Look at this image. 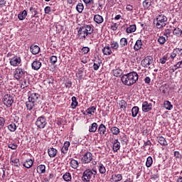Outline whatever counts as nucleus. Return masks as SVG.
<instances>
[{
    "label": "nucleus",
    "mask_w": 182,
    "mask_h": 182,
    "mask_svg": "<svg viewBox=\"0 0 182 182\" xmlns=\"http://www.w3.org/2000/svg\"><path fill=\"white\" fill-rule=\"evenodd\" d=\"M139 80V74L132 71L122 76L121 82L125 86H132Z\"/></svg>",
    "instance_id": "nucleus-1"
},
{
    "label": "nucleus",
    "mask_w": 182,
    "mask_h": 182,
    "mask_svg": "<svg viewBox=\"0 0 182 182\" xmlns=\"http://www.w3.org/2000/svg\"><path fill=\"white\" fill-rule=\"evenodd\" d=\"M93 27L90 25H84L79 28L77 35L80 39H86L93 33Z\"/></svg>",
    "instance_id": "nucleus-2"
},
{
    "label": "nucleus",
    "mask_w": 182,
    "mask_h": 182,
    "mask_svg": "<svg viewBox=\"0 0 182 182\" xmlns=\"http://www.w3.org/2000/svg\"><path fill=\"white\" fill-rule=\"evenodd\" d=\"M97 174V171L94 168H87L82 173V181L83 182H90L92 178H95Z\"/></svg>",
    "instance_id": "nucleus-3"
},
{
    "label": "nucleus",
    "mask_w": 182,
    "mask_h": 182,
    "mask_svg": "<svg viewBox=\"0 0 182 182\" xmlns=\"http://www.w3.org/2000/svg\"><path fill=\"white\" fill-rule=\"evenodd\" d=\"M167 25V17L164 14H159L156 16V26L157 29H161Z\"/></svg>",
    "instance_id": "nucleus-4"
},
{
    "label": "nucleus",
    "mask_w": 182,
    "mask_h": 182,
    "mask_svg": "<svg viewBox=\"0 0 182 182\" xmlns=\"http://www.w3.org/2000/svg\"><path fill=\"white\" fill-rule=\"evenodd\" d=\"M26 74V71H25V69L22 68H17L14 71V77L16 80H21V79H23V77H25Z\"/></svg>",
    "instance_id": "nucleus-5"
},
{
    "label": "nucleus",
    "mask_w": 182,
    "mask_h": 182,
    "mask_svg": "<svg viewBox=\"0 0 182 182\" xmlns=\"http://www.w3.org/2000/svg\"><path fill=\"white\" fill-rule=\"evenodd\" d=\"M92 160H93V154H92L91 152L87 151L84 154L81 158V163H82V164H89Z\"/></svg>",
    "instance_id": "nucleus-6"
},
{
    "label": "nucleus",
    "mask_w": 182,
    "mask_h": 182,
    "mask_svg": "<svg viewBox=\"0 0 182 182\" xmlns=\"http://www.w3.org/2000/svg\"><path fill=\"white\" fill-rule=\"evenodd\" d=\"M46 124H48L46 117L43 116L39 117L36 122V125L37 127H38V129H45Z\"/></svg>",
    "instance_id": "nucleus-7"
},
{
    "label": "nucleus",
    "mask_w": 182,
    "mask_h": 182,
    "mask_svg": "<svg viewBox=\"0 0 182 182\" xmlns=\"http://www.w3.org/2000/svg\"><path fill=\"white\" fill-rule=\"evenodd\" d=\"M14 103V97L11 95H6L4 97V104L7 106V107H11Z\"/></svg>",
    "instance_id": "nucleus-8"
},
{
    "label": "nucleus",
    "mask_w": 182,
    "mask_h": 182,
    "mask_svg": "<svg viewBox=\"0 0 182 182\" xmlns=\"http://www.w3.org/2000/svg\"><path fill=\"white\" fill-rule=\"evenodd\" d=\"M22 60L19 56H14L10 59V65L11 66L16 67L19 66L20 63H21Z\"/></svg>",
    "instance_id": "nucleus-9"
},
{
    "label": "nucleus",
    "mask_w": 182,
    "mask_h": 182,
    "mask_svg": "<svg viewBox=\"0 0 182 182\" xmlns=\"http://www.w3.org/2000/svg\"><path fill=\"white\" fill-rule=\"evenodd\" d=\"M141 63L143 68H150V65L153 63V58L146 57L144 59L141 60Z\"/></svg>",
    "instance_id": "nucleus-10"
},
{
    "label": "nucleus",
    "mask_w": 182,
    "mask_h": 182,
    "mask_svg": "<svg viewBox=\"0 0 182 182\" xmlns=\"http://www.w3.org/2000/svg\"><path fill=\"white\" fill-rule=\"evenodd\" d=\"M39 99H41V95L36 92L31 93L28 97V100H31L36 105H38V100H39Z\"/></svg>",
    "instance_id": "nucleus-11"
},
{
    "label": "nucleus",
    "mask_w": 182,
    "mask_h": 182,
    "mask_svg": "<svg viewBox=\"0 0 182 182\" xmlns=\"http://www.w3.org/2000/svg\"><path fill=\"white\" fill-rule=\"evenodd\" d=\"M153 109V104L147 102V101H145L142 103V111L144 112V113H147V112H150Z\"/></svg>",
    "instance_id": "nucleus-12"
},
{
    "label": "nucleus",
    "mask_w": 182,
    "mask_h": 182,
    "mask_svg": "<svg viewBox=\"0 0 182 182\" xmlns=\"http://www.w3.org/2000/svg\"><path fill=\"white\" fill-rule=\"evenodd\" d=\"M31 68L33 70H39L41 68H42V63L41 62V60L36 59L31 63Z\"/></svg>",
    "instance_id": "nucleus-13"
},
{
    "label": "nucleus",
    "mask_w": 182,
    "mask_h": 182,
    "mask_svg": "<svg viewBox=\"0 0 182 182\" xmlns=\"http://www.w3.org/2000/svg\"><path fill=\"white\" fill-rule=\"evenodd\" d=\"M177 55H182V48H176L170 55L171 59H176Z\"/></svg>",
    "instance_id": "nucleus-14"
},
{
    "label": "nucleus",
    "mask_w": 182,
    "mask_h": 182,
    "mask_svg": "<svg viewBox=\"0 0 182 182\" xmlns=\"http://www.w3.org/2000/svg\"><path fill=\"white\" fill-rule=\"evenodd\" d=\"M30 51L32 55H38L41 52V48L36 45H31L30 46Z\"/></svg>",
    "instance_id": "nucleus-15"
},
{
    "label": "nucleus",
    "mask_w": 182,
    "mask_h": 182,
    "mask_svg": "<svg viewBox=\"0 0 182 182\" xmlns=\"http://www.w3.org/2000/svg\"><path fill=\"white\" fill-rule=\"evenodd\" d=\"M173 35H174L175 36H177L178 38H180L181 36H182V30L179 26L173 28Z\"/></svg>",
    "instance_id": "nucleus-16"
},
{
    "label": "nucleus",
    "mask_w": 182,
    "mask_h": 182,
    "mask_svg": "<svg viewBox=\"0 0 182 182\" xmlns=\"http://www.w3.org/2000/svg\"><path fill=\"white\" fill-rule=\"evenodd\" d=\"M111 180H112L111 182L122 181V180H123V176L120 173L114 174L112 176Z\"/></svg>",
    "instance_id": "nucleus-17"
},
{
    "label": "nucleus",
    "mask_w": 182,
    "mask_h": 182,
    "mask_svg": "<svg viewBox=\"0 0 182 182\" xmlns=\"http://www.w3.org/2000/svg\"><path fill=\"white\" fill-rule=\"evenodd\" d=\"M98 133L100 136H106V126L101 124L98 127Z\"/></svg>",
    "instance_id": "nucleus-18"
},
{
    "label": "nucleus",
    "mask_w": 182,
    "mask_h": 182,
    "mask_svg": "<svg viewBox=\"0 0 182 182\" xmlns=\"http://www.w3.org/2000/svg\"><path fill=\"white\" fill-rule=\"evenodd\" d=\"M70 146V142L66 141L61 149V152L63 153V154H66L68 153V150H69Z\"/></svg>",
    "instance_id": "nucleus-19"
},
{
    "label": "nucleus",
    "mask_w": 182,
    "mask_h": 182,
    "mask_svg": "<svg viewBox=\"0 0 182 182\" xmlns=\"http://www.w3.org/2000/svg\"><path fill=\"white\" fill-rule=\"evenodd\" d=\"M36 106V104L34 103L33 101H31V100H28V101L26 102V107L27 110H32L33 107Z\"/></svg>",
    "instance_id": "nucleus-20"
},
{
    "label": "nucleus",
    "mask_w": 182,
    "mask_h": 182,
    "mask_svg": "<svg viewBox=\"0 0 182 182\" xmlns=\"http://www.w3.org/2000/svg\"><path fill=\"white\" fill-rule=\"evenodd\" d=\"M37 173L38 174H45L46 173V166L43 164L39 165L37 167Z\"/></svg>",
    "instance_id": "nucleus-21"
},
{
    "label": "nucleus",
    "mask_w": 182,
    "mask_h": 182,
    "mask_svg": "<svg viewBox=\"0 0 182 182\" xmlns=\"http://www.w3.org/2000/svg\"><path fill=\"white\" fill-rule=\"evenodd\" d=\"M102 53L103 55H105L106 56L110 55L112 53V48H110V46H107L102 48Z\"/></svg>",
    "instance_id": "nucleus-22"
},
{
    "label": "nucleus",
    "mask_w": 182,
    "mask_h": 182,
    "mask_svg": "<svg viewBox=\"0 0 182 182\" xmlns=\"http://www.w3.org/2000/svg\"><path fill=\"white\" fill-rule=\"evenodd\" d=\"M48 154L50 157H56V154H58V150L55 148H49L48 149Z\"/></svg>",
    "instance_id": "nucleus-23"
},
{
    "label": "nucleus",
    "mask_w": 182,
    "mask_h": 182,
    "mask_svg": "<svg viewBox=\"0 0 182 182\" xmlns=\"http://www.w3.org/2000/svg\"><path fill=\"white\" fill-rule=\"evenodd\" d=\"M141 46H143V42L141 40H137L134 44V50L137 52L141 49Z\"/></svg>",
    "instance_id": "nucleus-24"
},
{
    "label": "nucleus",
    "mask_w": 182,
    "mask_h": 182,
    "mask_svg": "<svg viewBox=\"0 0 182 182\" xmlns=\"http://www.w3.org/2000/svg\"><path fill=\"white\" fill-rule=\"evenodd\" d=\"M157 141L161 146H168L167 141L166 140V138L163 137L162 136H159L157 137Z\"/></svg>",
    "instance_id": "nucleus-25"
},
{
    "label": "nucleus",
    "mask_w": 182,
    "mask_h": 182,
    "mask_svg": "<svg viewBox=\"0 0 182 182\" xmlns=\"http://www.w3.org/2000/svg\"><path fill=\"white\" fill-rule=\"evenodd\" d=\"M113 151L114 152L120 150V142L119 141V139H114V144H113Z\"/></svg>",
    "instance_id": "nucleus-26"
},
{
    "label": "nucleus",
    "mask_w": 182,
    "mask_h": 182,
    "mask_svg": "<svg viewBox=\"0 0 182 182\" xmlns=\"http://www.w3.org/2000/svg\"><path fill=\"white\" fill-rule=\"evenodd\" d=\"M112 73L115 77H120V76L123 75V70H122L120 68H117L112 70Z\"/></svg>",
    "instance_id": "nucleus-27"
},
{
    "label": "nucleus",
    "mask_w": 182,
    "mask_h": 182,
    "mask_svg": "<svg viewBox=\"0 0 182 182\" xmlns=\"http://www.w3.org/2000/svg\"><path fill=\"white\" fill-rule=\"evenodd\" d=\"M94 21L95 22H96V23H103V21H105L103 19V16L99 15V14H97V15H95L94 16Z\"/></svg>",
    "instance_id": "nucleus-28"
},
{
    "label": "nucleus",
    "mask_w": 182,
    "mask_h": 182,
    "mask_svg": "<svg viewBox=\"0 0 182 182\" xmlns=\"http://www.w3.org/2000/svg\"><path fill=\"white\" fill-rule=\"evenodd\" d=\"M79 161L76 159H71L70 162V166L72 167V168L76 169L77 167H79Z\"/></svg>",
    "instance_id": "nucleus-29"
},
{
    "label": "nucleus",
    "mask_w": 182,
    "mask_h": 182,
    "mask_svg": "<svg viewBox=\"0 0 182 182\" xmlns=\"http://www.w3.org/2000/svg\"><path fill=\"white\" fill-rule=\"evenodd\" d=\"M33 166V160L32 159H27L24 163H23V166L26 167V168H31Z\"/></svg>",
    "instance_id": "nucleus-30"
},
{
    "label": "nucleus",
    "mask_w": 182,
    "mask_h": 182,
    "mask_svg": "<svg viewBox=\"0 0 182 182\" xmlns=\"http://www.w3.org/2000/svg\"><path fill=\"white\" fill-rule=\"evenodd\" d=\"M109 130L110 133H112V134L114 136H117L120 133V129H119L117 127H112Z\"/></svg>",
    "instance_id": "nucleus-31"
},
{
    "label": "nucleus",
    "mask_w": 182,
    "mask_h": 182,
    "mask_svg": "<svg viewBox=\"0 0 182 182\" xmlns=\"http://www.w3.org/2000/svg\"><path fill=\"white\" fill-rule=\"evenodd\" d=\"M28 16V12L26 10H23L22 12H20L18 15V18L20 21H23L25 18Z\"/></svg>",
    "instance_id": "nucleus-32"
},
{
    "label": "nucleus",
    "mask_w": 182,
    "mask_h": 182,
    "mask_svg": "<svg viewBox=\"0 0 182 182\" xmlns=\"http://www.w3.org/2000/svg\"><path fill=\"white\" fill-rule=\"evenodd\" d=\"M136 25L133 24L127 28L126 32L127 33H133V32H136Z\"/></svg>",
    "instance_id": "nucleus-33"
},
{
    "label": "nucleus",
    "mask_w": 182,
    "mask_h": 182,
    "mask_svg": "<svg viewBox=\"0 0 182 182\" xmlns=\"http://www.w3.org/2000/svg\"><path fill=\"white\" fill-rule=\"evenodd\" d=\"M142 5L144 9H149L151 6V0H144L142 2Z\"/></svg>",
    "instance_id": "nucleus-34"
},
{
    "label": "nucleus",
    "mask_w": 182,
    "mask_h": 182,
    "mask_svg": "<svg viewBox=\"0 0 182 182\" xmlns=\"http://www.w3.org/2000/svg\"><path fill=\"white\" fill-rule=\"evenodd\" d=\"M96 130H97V123L94 122L90 126L89 132L90 133H95Z\"/></svg>",
    "instance_id": "nucleus-35"
},
{
    "label": "nucleus",
    "mask_w": 182,
    "mask_h": 182,
    "mask_svg": "<svg viewBox=\"0 0 182 182\" xmlns=\"http://www.w3.org/2000/svg\"><path fill=\"white\" fill-rule=\"evenodd\" d=\"M168 38L166 37H164L163 36H161L158 38L157 42L159 43V45H164L166 42H167Z\"/></svg>",
    "instance_id": "nucleus-36"
},
{
    "label": "nucleus",
    "mask_w": 182,
    "mask_h": 182,
    "mask_svg": "<svg viewBox=\"0 0 182 182\" xmlns=\"http://www.w3.org/2000/svg\"><path fill=\"white\" fill-rule=\"evenodd\" d=\"M63 178L64 180V181H71L72 180V175L70 174V173L69 172H66L63 176Z\"/></svg>",
    "instance_id": "nucleus-37"
},
{
    "label": "nucleus",
    "mask_w": 182,
    "mask_h": 182,
    "mask_svg": "<svg viewBox=\"0 0 182 182\" xmlns=\"http://www.w3.org/2000/svg\"><path fill=\"white\" fill-rule=\"evenodd\" d=\"M139 108L137 106L132 107V117H137V114H139Z\"/></svg>",
    "instance_id": "nucleus-38"
},
{
    "label": "nucleus",
    "mask_w": 182,
    "mask_h": 182,
    "mask_svg": "<svg viewBox=\"0 0 182 182\" xmlns=\"http://www.w3.org/2000/svg\"><path fill=\"white\" fill-rule=\"evenodd\" d=\"M98 170L100 174H105L106 173V167L102 163L98 164Z\"/></svg>",
    "instance_id": "nucleus-39"
},
{
    "label": "nucleus",
    "mask_w": 182,
    "mask_h": 182,
    "mask_svg": "<svg viewBox=\"0 0 182 182\" xmlns=\"http://www.w3.org/2000/svg\"><path fill=\"white\" fill-rule=\"evenodd\" d=\"M111 49L117 50L119 49V43L117 41H112L110 42Z\"/></svg>",
    "instance_id": "nucleus-40"
},
{
    "label": "nucleus",
    "mask_w": 182,
    "mask_h": 182,
    "mask_svg": "<svg viewBox=\"0 0 182 182\" xmlns=\"http://www.w3.org/2000/svg\"><path fill=\"white\" fill-rule=\"evenodd\" d=\"M164 106L166 110H171L173 109V105L168 100L164 101Z\"/></svg>",
    "instance_id": "nucleus-41"
},
{
    "label": "nucleus",
    "mask_w": 182,
    "mask_h": 182,
    "mask_svg": "<svg viewBox=\"0 0 182 182\" xmlns=\"http://www.w3.org/2000/svg\"><path fill=\"white\" fill-rule=\"evenodd\" d=\"M77 105H78L77 99H76V97H72V103L70 105L71 108L76 109V107H77Z\"/></svg>",
    "instance_id": "nucleus-42"
},
{
    "label": "nucleus",
    "mask_w": 182,
    "mask_h": 182,
    "mask_svg": "<svg viewBox=\"0 0 182 182\" xmlns=\"http://www.w3.org/2000/svg\"><path fill=\"white\" fill-rule=\"evenodd\" d=\"M83 9H85V6L82 3H78L76 6V10L79 14H82L83 12Z\"/></svg>",
    "instance_id": "nucleus-43"
},
{
    "label": "nucleus",
    "mask_w": 182,
    "mask_h": 182,
    "mask_svg": "<svg viewBox=\"0 0 182 182\" xmlns=\"http://www.w3.org/2000/svg\"><path fill=\"white\" fill-rule=\"evenodd\" d=\"M119 107L121 110H126L127 107V102L124 100H122L119 102Z\"/></svg>",
    "instance_id": "nucleus-44"
},
{
    "label": "nucleus",
    "mask_w": 182,
    "mask_h": 182,
    "mask_svg": "<svg viewBox=\"0 0 182 182\" xmlns=\"http://www.w3.org/2000/svg\"><path fill=\"white\" fill-rule=\"evenodd\" d=\"M127 43H128L127 38H122L120 39L119 45L121 48H124V46H127Z\"/></svg>",
    "instance_id": "nucleus-45"
},
{
    "label": "nucleus",
    "mask_w": 182,
    "mask_h": 182,
    "mask_svg": "<svg viewBox=\"0 0 182 182\" xmlns=\"http://www.w3.org/2000/svg\"><path fill=\"white\" fill-rule=\"evenodd\" d=\"M167 60H168V55L166 54L159 59V63L164 65Z\"/></svg>",
    "instance_id": "nucleus-46"
},
{
    "label": "nucleus",
    "mask_w": 182,
    "mask_h": 182,
    "mask_svg": "<svg viewBox=\"0 0 182 182\" xmlns=\"http://www.w3.org/2000/svg\"><path fill=\"white\" fill-rule=\"evenodd\" d=\"M11 162L15 167H19V166H21V164L19 163V159H11Z\"/></svg>",
    "instance_id": "nucleus-47"
},
{
    "label": "nucleus",
    "mask_w": 182,
    "mask_h": 182,
    "mask_svg": "<svg viewBox=\"0 0 182 182\" xmlns=\"http://www.w3.org/2000/svg\"><path fill=\"white\" fill-rule=\"evenodd\" d=\"M101 63L102 62H100V60H99V61L95 60V63H93L94 70H99Z\"/></svg>",
    "instance_id": "nucleus-48"
},
{
    "label": "nucleus",
    "mask_w": 182,
    "mask_h": 182,
    "mask_svg": "<svg viewBox=\"0 0 182 182\" xmlns=\"http://www.w3.org/2000/svg\"><path fill=\"white\" fill-rule=\"evenodd\" d=\"M151 164H153V158H151V156H148L146 159V166L148 168L151 167Z\"/></svg>",
    "instance_id": "nucleus-49"
},
{
    "label": "nucleus",
    "mask_w": 182,
    "mask_h": 182,
    "mask_svg": "<svg viewBox=\"0 0 182 182\" xmlns=\"http://www.w3.org/2000/svg\"><path fill=\"white\" fill-rule=\"evenodd\" d=\"M171 35V29H165L164 31V36H166V39H168Z\"/></svg>",
    "instance_id": "nucleus-50"
},
{
    "label": "nucleus",
    "mask_w": 182,
    "mask_h": 182,
    "mask_svg": "<svg viewBox=\"0 0 182 182\" xmlns=\"http://www.w3.org/2000/svg\"><path fill=\"white\" fill-rule=\"evenodd\" d=\"M7 127L10 132H15L17 129L16 124H15V123L10 124Z\"/></svg>",
    "instance_id": "nucleus-51"
},
{
    "label": "nucleus",
    "mask_w": 182,
    "mask_h": 182,
    "mask_svg": "<svg viewBox=\"0 0 182 182\" xmlns=\"http://www.w3.org/2000/svg\"><path fill=\"white\" fill-rule=\"evenodd\" d=\"M96 112V107H90L88 109H87L86 112L87 114H92V113H95Z\"/></svg>",
    "instance_id": "nucleus-52"
},
{
    "label": "nucleus",
    "mask_w": 182,
    "mask_h": 182,
    "mask_svg": "<svg viewBox=\"0 0 182 182\" xmlns=\"http://www.w3.org/2000/svg\"><path fill=\"white\" fill-rule=\"evenodd\" d=\"M44 12L47 15H50V14H52V8H50L49 6H46L44 9Z\"/></svg>",
    "instance_id": "nucleus-53"
},
{
    "label": "nucleus",
    "mask_w": 182,
    "mask_h": 182,
    "mask_svg": "<svg viewBox=\"0 0 182 182\" xmlns=\"http://www.w3.org/2000/svg\"><path fill=\"white\" fill-rule=\"evenodd\" d=\"M56 62H58V57L55 56V55H52L50 58V63L52 65H55L56 63Z\"/></svg>",
    "instance_id": "nucleus-54"
},
{
    "label": "nucleus",
    "mask_w": 182,
    "mask_h": 182,
    "mask_svg": "<svg viewBox=\"0 0 182 182\" xmlns=\"http://www.w3.org/2000/svg\"><path fill=\"white\" fill-rule=\"evenodd\" d=\"M29 86V81L24 80L21 83V87L22 89H25V87H28Z\"/></svg>",
    "instance_id": "nucleus-55"
},
{
    "label": "nucleus",
    "mask_w": 182,
    "mask_h": 182,
    "mask_svg": "<svg viewBox=\"0 0 182 182\" xmlns=\"http://www.w3.org/2000/svg\"><path fill=\"white\" fill-rule=\"evenodd\" d=\"M81 52L82 53H84V55H86V54L89 53V52H90V48L89 47H83L81 49Z\"/></svg>",
    "instance_id": "nucleus-56"
},
{
    "label": "nucleus",
    "mask_w": 182,
    "mask_h": 182,
    "mask_svg": "<svg viewBox=\"0 0 182 182\" xmlns=\"http://www.w3.org/2000/svg\"><path fill=\"white\" fill-rule=\"evenodd\" d=\"M117 28H119V24H117V23H112L111 26L112 31H117Z\"/></svg>",
    "instance_id": "nucleus-57"
},
{
    "label": "nucleus",
    "mask_w": 182,
    "mask_h": 182,
    "mask_svg": "<svg viewBox=\"0 0 182 182\" xmlns=\"http://www.w3.org/2000/svg\"><path fill=\"white\" fill-rule=\"evenodd\" d=\"M5 118L0 117V127H4V126H5Z\"/></svg>",
    "instance_id": "nucleus-58"
},
{
    "label": "nucleus",
    "mask_w": 182,
    "mask_h": 182,
    "mask_svg": "<svg viewBox=\"0 0 182 182\" xmlns=\"http://www.w3.org/2000/svg\"><path fill=\"white\" fill-rule=\"evenodd\" d=\"M9 149H11V150H16L18 149V145L15 144H9Z\"/></svg>",
    "instance_id": "nucleus-59"
},
{
    "label": "nucleus",
    "mask_w": 182,
    "mask_h": 182,
    "mask_svg": "<svg viewBox=\"0 0 182 182\" xmlns=\"http://www.w3.org/2000/svg\"><path fill=\"white\" fill-rule=\"evenodd\" d=\"M173 154H174V157H176V159H181V157H182L181 154H180L179 151H175Z\"/></svg>",
    "instance_id": "nucleus-60"
},
{
    "label": "nucleus",
    "mask_w": 182,
    "mask_h": 182,
    "mask_svg": "<svg viewBox=\"0 0 182 182\" xmlns=\"http://www.w3.org/2000/svg\"><path fill=\"white\" fill-rule=\"evenodd\" d=\"M47 82L48 85H53V82H55V79L53 77L50 76V77L48 78Z\"/></svg>",
    "instance_id": "nucleus-61"
},
{
    "label": "nucleus",
    "mask_w": 182,
    "mask_h": 182,
    "mask_svg": "<svg viewBox=\"0 0 182 182\" xmlns=\"http://www.w3.org/2000/svg\"><path fill=\"white\" fill-rule=\"evenodd\" d=\"M51 178H53V173H50L48 177L44 178L45 182L50 181Z\"/></svg>",
    "instance_id": "nucleus-62"
},
{
    "label": "nucleus",
    "mask_w": 182,
    "mask_h": 182,
    "mask_svg": "<svg viewBox=\"0 0 182 182\" xmlns=\"http://www.w3.org/2000/svg\"><path fill=\"white\" fill-rule=\"evenodd\" d=\"M176 68H178V69H181L182 68V60L177 63L175 64Z\"/></svg>",
    "instance_id": "nucleus-63"
},
{
    "label": "nucleus",
    "mask_w": 182,
    "mask_h": 182,
    "mask_svg": "<svg viewBox=\"0 0 182 182\" xmlns=\"http://www.w3.org/2000/svg\"><path fill=\"white\" fill-rule=\"evenodd\" d=\"M144 81L145 82V83L146 85H149L150 83V82H151V79H150L149 77H146L144 78Z\"/></svg>",
    "instance_id": "nucleus-64"
}]
</instances>
